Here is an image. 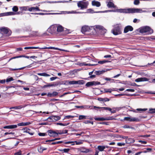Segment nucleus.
I'll list each match as a JSON object with an SVG mask.
<instances>
[{
    "instance_id": "nucleus-61",
    "label": "nucleus",
    "mask_w": 155,
    "mask_h": 155,
    "mask_svg": "<svg viewBox=\"0 0 155 155\" xmlns=\"http://www.w3.org/2000/svg\"><path fill=\"white\" fill-rule=\"evenodd\" d=\"M15 134V133H14V132H6L5 133V134H4V135H7V134Z\"/></svg>"
},
{
    "instance_id": "nucleus-1",
    "label": "nucleus",
    "mask_w": 155,
    "mask_h": 155,
    "mask_svg": "<svg viewBox=\"0 0 155 155\" xmlns=\"http://www.w3.org/2000/svg\"><path fill=\"white\" fill-rule=\"evenodd\" d=\"M117 11L120 12L125 13H142L145 12L140 8H128V9H120L117 10Z\"/></svg>"
},
{
    "instance_id": "nucleus-13",
    "label": "nucleus",
    "mask_w": 155,
    "mask_h": 155,
    "mask_svg": "<svg viewBox=\"0 0 155 155\" xmlns=\"http://www.w3.org/2000/svg\"><path fill=\"white\" fill-rule=\"evenodd\" d=\"M39 49H54V50H59V51H64V50L61 49L59 48H55V47H43V48H39Z\"/></svg>"
},
{
    "instance_id": "nucleus-28",
    "label": "nucleus",
    "mask_w": 155,
    "mask_h": 155,
    "mask_svg": "<svg viewBox=\"0 0 155 155\" xmlns=\"http://www.w3.org/2000/svg\"><path fill=\"white\" fill-rule=\"evenodd\" d=\"M31 123L30 122H27L26 123L22 122L18 124V126H26L31 124Z\"/></svg>"
},
{
    "instance_id": "nucleus-43",
    "label": "nucleus",
    "mask_w": 155,
    "mask_h": 155,
    "mask_svg": "<svg viewBox=\"0 0 155 155\" xmlns=\"http://www.w3.org/2000/svg\"><path fill=\"white\" fill-rule=\"evenodd\" d=\"M81 65H82V66H93V65H94V64H86V63H81Z\"/></svg>"
},
{
    "instance_id": "nucleus-18",
    "label": "nucleus",
    "mask_w": 155,
    "mask_h": 155,
    "mask_svg": "<svg viewBox=\"0 0 155 155\" xmlns=\"http://www.w3.org/2000/svg\"><path fill=\"white\" fill-rule=\"evenodd\" d=\"M92 5L93 6L99 7L101 6V4L100 2H99L94 0L92 2Z\"/></svg>"
},
{
    "instance_id": "nucleus-30",
    "label": "nucleus",
    "mask_w": 155,
    "mask_h": 155,
    "mask_svg": "<svg viewBox=\"0 0 155 155\" xmlns=\"http://www.w3.org/2000/svg\"><path fill=\"white\" fill-rule=\"evenodd\" d=\"M98 100L100 101L106 102L108 101H110V99L107 98H98Z\"/></svg>"
},
{
    "instance_id": "nucleus-62",
    "label": "nucleus",
    "mask_w": 155,
    "mask_h": 155,
    "mask_svg": "<svg viewBox=\"0 0 155 155\" xmlns=\"http://www.w3.org/2000/svg\"><path fill=\"white\" fill-rule=\"evenodd\" d=\"M134 90L133 89H127L126 90V91H130L131 92H134Z\"/></svg>"
},
{
    "instance_id": "nucleus-12",
    "label": "nucleus",
    "mask_w": 155,
    "mask_h": 155,
    "mask_svg": "<svg viewBox=\"0 0 155 155\" xmlns=\"http://www.w3.org/2000/svg\"><path fill=\"white\" fill-rule=\"evenodd\" d=\"M133 28L130 25H128L126 26L124 29V33H127L129 31H132L133 30Z\"/></svg>"
},
{
    "instance_id": "nucleus-50",
    "label": "nucleus",
    "mask_w": 155,
    "mask_h": 155,
    "mask_svg": "<svg viewBox=\"0 0 155 155\" xmlns=\"http://www.w3.org/2000/svg\"><path fill=\"white\" fill-rule=\"evenodd\" d=\"M21 151L19 150L18 152H16L14 153V155H21Z\"/></svg>"
},
{
    "instance_id": "nucleus-31",
    "label": "nucleus",
    "mask_w": 155,
    "mask_h": 155,
    "mask_svg": "<svg viewBox=\"0 0 155 155\" xmlns=\"http://www.w3.org/2000/svg\"><path fill=\"white\" fill-rule=\"evenodd\" d=\"M28 6H23L20 7V9L22 12L28 10Z\"/></svg>"
},
{
    "instance_id": "nucleus-55",
    "label": "nucleus",
    "mask_w": 155,
    "mask_h": 155,
    "mask_svg": "<svg viewBox=\"0 0 155 155\" xmlns=\"http://www.w3.org/2000/svg\"><path fill=\"white\" fill-rule=\"evenodd\" d=\"M149 110L151 112V113L152 114L155 113V108L154 109H150Z\"/></svg>"
},
{
    "instance_id": "nucleus-16",
    "label": "nucleus",
    "mask_w": 155,
    "mask_h": 155,
    "mask_svg": "<svg viewBox=\"0 0 155 155\" xmlns=\"http://www.w3.org/2000/svg\"><path fill=\"white\" fill-rule=\"evenodd\" d=\"M79 150L81 152L86 153H87L90 151L89 149L85 148L84 147H81L79 148Z\"/></svg>"
},
{
    "instance_id": "nucleus-23",
    "label": "nucleus",
    "mask_w": 155,
    "mask_h": 155,
    "mask_svg": "<svg viewBox=\"0 0 155 155\" xmlns=\"http://www.w3.org/2000/svg\"><path fill=\"white\" fill-rule=\"evenodd\" d=\"M28 11L31 12L32 11H40L41 10L38 7H32L31 8L28 7Z\"/></svg>"
},
{
    "instance_id": "nucleus-51",
    "label": "nucleus",
    "mask_w": 155,
    "mask_h": 155,
    "mask_svg": "<svg viewBox=\"0 0 155 155\" xmlns=\"http://www.w3.org/2000/svg\"><path fill=\"white\" fill-rule=\"evenodd\" d=\"M74 116L71 115H68L66 116L65 117V118L67 119H69L70 118H72L74 117Z\"/></svg>"
},
{
    "instance_id": "nucleus-15",
    "label": "nucleus",
    "mask_w": 155,
    "mask_h": 155,
    "mask_svg": "<svg viewBox=\"0 0 155 155\" xmlns=\"http://www.w3.org/2000/svg\"><path fill=\"white\" fill-rule=\"evenodd\" d=\"M149 79L146 78H140L136 79L135 80V81L136 82H139L141 81H148Z\"/></svg>"
},
{
    "instance_id": "nucleus-8",
    "label": "nucleus",
    "mask_w": 155,
    "mask_h": 155,
    "mask_svg": "<svg viewBox=\"0 0 155 155\" xmlns=\"http://www.w3.org/2000/svg\"><path fill=\"white\" fill-rule=\"evenodd\" d=\"M124 120L129 121L139 122L140 120L138 118L131 117H125L124 118Z\"/></svg>"
},
{
    "instance_id": "nucleus-36",
    "label": "nucleus",
    "mask_w": 155,
    "mask_h": 155,
    "mask_svg": "<svg viewBox=\"0 0 155 155\" xmlns=\"http://www.w3.org/2000/svg\"><path fill=\"white\" fill-rule=\"evenodd\" d=\"M39 48V47H25L24 48L25 49H38Z\"/></svg>"
},
{
    "instance_id": "nucleus-4",
    "label": "nucleus",
    "mask_w": 155,
    "mask_h": 155,
    "mask_svg": "<svg viewBox=\"0 0 155 155\" xmlns=\"http://www.w3.org/2000/svg\"><path fill=\"white\" fill-rule=\"evenodd\" d=\"M88 5V2H84L82 1L78 2L77 3L78 6L81 9H87Z\"/></svg>"
},
{
    "instance_id": "nucleus-19",
    "label": "nucleus",
    "mask_w": 155,
    "mask_h": 155,
    "mask_svg": "<svg viewBox=\"0 0 155 155\" xmlns=\"http://www.w3.org/2000/svg\"><path fill=\"white\" fill-rule=\"evenodd\" d=\"M21 57H24V58H29L30 57H29V56H27V55H19V56H18L13 57L9 59V61H10V60H11L13 59H15L16 58H21Z\"/></svg>"
},
{
    "instance_id": "nucleus-60",
    "label": "nucleus",
    "mask_w": 155,
    "mask_h": 155,
    "mask_svg": "<svg viewBox=\"0 0 155 155\" xmlns=\"http://www.w3.org/2000/svg\"><path fill=\"white\" fill-rule=\"evenodd\" d=\"M63 150V152L65 153H68L70 150V149H64Z\"/></svg>"
},
{
    "instance_id": "nucleus-39",
    "label": "nucleus",
    "mask_w": 155,
    "mask_h": 155,
    "mask_svg": "<svg viewBox=\"0 0 155 155\" xmlns=\"http://www.w3.org/2000/svg\"><path fill=\"white\" fill-rule=\"evenodd\" d=\"M122 138L124 139H125V138H127V139L126 140V142L128 143H131L130 142H128V140H133V139L132 138H128L127 137L124 136V137H122Z\"/></svg>"
},
{
    "instance_id": "nucleus-59",
    "label": "nucleus",
    "mask_w": 155,
    "mask_h": 155,
    "mask_svg": "<svg viewBox=\"0 0 155 155\" xmlns=\"http://www.w3.org/2000/svg\"><path fill=\"white\" fill-rule=\"evenodd\" d=\"M38 151L40 153H42L43 151L42 147H40L38 149Z\"/></svg>"
},
{
    "instance_id": "nucleus-42",
    "label": "nucleus",
    "mask_w": 155,
    "mask_h": 155,
    "mask_svg": "<svg viewBox=\"0 0 155 155\" xmlns=\"http://www.w3.org/2000/svg\"><path fill=\"white\" fill-rule=\"evenodd\" d=\"M13 11L15 12H17L18 10V8L17 6H14L12 8Z\"/></svg>"
},
{
    "instance_id": "nucleus-41",
    "label": "nucleus",
    "mask_w": 155,
    "mask_h": 155,
    "mask_svg": "<svg viewBox=\"0 0 155 155\" xmlns=\"http://www.w3.org/2000/svg\"><path fill=\"white\" fill-rule=\"evenodd\" d=\"M87 116L84 115H81L79 116V119L80 120L86 119Z\"/></svg>"
},
{
    "instance_id": "nucleus-58",
    "label": "nucleus",
    "mask_w": 155,
    "mask_h": 155,
    "mask_svg": "<svg viewBox=\"0 0 155 155\" xmlns=\"http://www.w3.org/2000/svg\"><path fill=\"white\" fill-rule=\"evenodd\" d=\"M56 132H57L58 136V134H63V133H62L63 132L61 130H57L56 131Z\"/></svg>"
},
{
    "instance_id": "nucleus-29",
    "label": "nucleus",
    "mask_w": 155,
    "mask_h": 155,
    "mask_svg": "<svg viewBox=\"0 0 155 155\" xmlns=\"http://www.w3.org/2000/svg\"><path fill=\"white\" fill-rule=\"evenodd\" d=\"M3 14L4 15H3V16H8L14 15L16 14L13 12H8L4 13Z\"/></svg>"
},
{
    "instance_id": "nucleus-2",
    "label": "nucleus",
    "mask_w": 155,
    "mask_h": 155,
    "mask_svg": "<svg viewBox=\"0 0 155 155\" xmlns=\"http://www.w3.org/2000/svg\"><path fill=\"white\" fill-rule=\"evenodd\" d=\"M122 26L121 24H116L114 25V28L112 30V33L114 35H117L121 34Z\"/></svg>"
},
{
    "instance_id": "nucleus-34",
    "label": "nucleus",
    "mask_w": 155,
    "mask_h": 155,
    "mask_svg": "<svg viewBox=\"0 0 155 155\" xmlns=\"http://www.w3.org/2000/svg\"><path fill=\"white\" fill-rule=\"evenodd\" d=\"M116 88L115 89H106L105 90V91L106 92H109V93H111L112 91H117V90H116Z\"/></svg>"
},
{
    "instance_id": "nucleus-11",
    "label": "nucleus",
    "mask_w": 155,
    "mask_h": 155,
    "mask_svg": "<svg viewBox=\"0 0 155 155\" xmlns=\"http://www.w3.org/2000/svg\"><path fill=\"white\" fill-rule=\"evenodd\" d=\"M48 133L49 134V135L50 137H56L58 136L57 132L56 131L50 130L48 131Z\"/></svg>"
},
{
    "instance_id": "nucleus-14",
    "label": "nucleus",
    "mask_w": 155,
    "mask_h": 155,
    "mask_svg": "<svg viewBox=\"0 0 155 155\" xmlns=\"http://www.w3.org/2000/svg\"><path fill=\"white\" fill-rule=\"evenodd\" d=\"M90 29L89 27L88 26H84L82 27L81 31L83 33H84L85 32L89 31Z\"/></svg>"
},
{
    "instance_id": "nucleus-53",
    "label": "nucleus",
    "mask_w": 155,
    "mask_h": 155,
    "mask_svg": "<svg viewBox=\"0 0 155 155\" xmlns=\"http://www.w3.org/2000/svg\"><path fill=\"white\" fill-rule=\"evenodd\" d=\"M52 97H54L56 96H57L58 94V93L56 91L53 92L52 93Z\"/></svg>"
},
{
    "instance_id": "nucleus-57",
    "label": "nucleus",
    "mask_w": 155,
    "mask_h": 155,
    "mask_svg": "<svg viewBox=\"0 0 155 155\" xmlns=\"http://www.w3.org/2000/svg\"><path fill=\"white\" fill-rule=\"evenodd\" d=\"M125 145V143H117V145L119 146H124Z\"/></svg>"
},
{
    "instance_id": "nucleus-35",
    "label": "nucleus",
    "mask_w": 155,
    "mask_h": 155,
    "mask_svg": "<svg viewBox=\"0 0 155 155\" xmlns=\"http://www.w3.org/2000/svg\"><path fill=\"white\" fill-rule=\"evenodd\" d=\"M85 83V81L83 80H80L76 81V84H83Z\"/></svg>"
},
{
    "instance_id": "nucleus-32",
    "label": "nucleus",
    "mask_w": 155,
    "mask_h": 155,
    "mask_svg": "<svg viewBox=\"0 0 155 155\" xmlns=\"http://www.w3.org/2000/svg\"><path fill=\"white\" fill-rule=\"evenodd\" d=\"M38 75L39 76H43L45 77H49L50 76V74H48L45 73H38Z\"/></svg>"
},
{
    "instance_id": "nucleus-52",
    "label": "nucleus",
    "mask_w": 155,
    "mask_h": 155,
    "mask_svg": "<svg viewBox=\"0 0 155 155\" xmlns=\"http://www.w3.org/2000/svg\"><path fill=\"white\" fill-rule=\"evenodd\" d=\"M38 134L40 136H44L46 135V133H39Z\"/></svg>"
},
{
    "instance_id": "nucleus-46",
    "label": "nucleus",
    "mask_w": 155,
    "mask_h": 155,
    "mask_svg": "<svg viewBox=\"0 0 155 155\" xmlns=\"http://www.w3.org/2000/svg\"><path fill=\"white\" fill-rule=\"evenodd\" d=\"M73 143H75L76 144V145H80L81 144H82L83 142L81 141H75L74 142H73Z\"/></svg>"
},
{
    "instance_id": "nucleus-49",
    "label": "nucleus",
    "mask_w": 155,
    "mask_h": 155,
    "mask_svg": "<svg viewBox=\"0 0 155 155\" xmlns=\"http://www.w3.org/2000/svg\"><path fill=\"white\" fill-rule=\"evenodd\" d=\"M13 80V78L12 77H11L9 78H8L6 80V81L7 82H10L11 81H12Z\"/></svg>"
},
{
    "instance_id": "nucleus-44",
    "label": "nucleus",
    "mask_w": 155,
    "mask_h": 155,
    "mask_svg": "<svg viewBox=\"0 0 155 155\" xmlns=\"http://www.w3.org/2000/svg\"><path fill=\"white\" fill-rule=\"evenodd\" d=\"M140 3L139 0H134V3L135 5H137Z\"/></svg>"
},
{
    "instance_id": "nucleus-25",
    "label": "nucleus",
    "mask_w": 155,
    "mask_h": 155,
    "mask_svg": "<svg viewBox=\"0 0 155 155\" xmlns=\"http://www.w3.org/2000/svg\"><path fill=\"white\" fill-rule=\"evenodd\" d=\"M54 85V84H46L44 85L42 87L43 88H46L49 87H52L54 86H56L58 85L60 83L59 82H57Z\"/></svg>"
},
{
    "instance_id": "nucleus-63",
    "label": "nucleus",
    "mask_w": 155,
    "mask_h": 155,
    "mask_svg": "<svg viewBox=\"0 0 155 155\" xmlns=\"http://www.w3.org/2000/svg\"><path fill=\"white\" fill-rule=\"evenodd\" d=\"M139 142L141 143L142 144H146L147 143V142L145 141H143V140H139Z\"/></svg>"
},
{
    "instance_id": "nucleus-40",
    "label": "nucleus",
    "mask_w": 155,
    "mask_h": 155,
    "mask_svg": "<svg viewBox=\"0 0 155 155\" xmlns=\"http://www.w3.org/2000/svg\"><path fill=\"white\" fill-rule=\"evenodd\" d=\"M109 62V61H108L103 60V61H98V63L99 64H103L107 63Z\"/></svg>"
},
{
    "instance_id": "nucleus-37",
    "label": "nucleus",
    "mask_w": 155,
    "mask_h": 155,
    "mask_svg": "<svg viewBox=\"0 0 155 155\" xmlns=\"http://www.w3.org/2000/svg\"><path fill=\"white\" fill-rule=\"evenodd\" d=\"M32 35L33 36H38L39 34L38 31H33L32 32Z\"/></svg>"
},
{
    "instance_id": "nucleus-38",
    "label": "nucleus",
    "mask_w": 155,
    "mask_h": 155,
    "mask_svg": "<svg viewBox=\"0 0 155 155\" xmlns=\"http://www.w3.org/2000/svg\"><path fill=\"white\" fill-rule=\"evenodd\" d=\"M69 124V123H65L63 124L61 123H58L56 124L57 125H60L62 126H67Z\"/></svg>"
},
{
    "instance_id": "nucleus-10",
    "label": "nucleus",
    "mask_w": 155,
    "mask_h": 155,
    "mask_svg": "<svg viewBox=\"0 0 155 155\" xmlns=\"http://www.w3.org/2000/svg\"><path fill=\"white\" fill-rule=\"evenodd\" d=\"M22 130L23 131L24 133H28L31 135H33L34 134V132L31 131L30 129L27 127H25L23 128Z\"/></svg>"
},
{
    "instance_id": "nucleus-17",
    "label": "nucleus",
    "mask_w": 155,
    "mask_h": 155,
    "mask_svg": "<svg viewBox=\"0 0 155 155\" xmlns=\"http://www.w3.org/2000/svg\"><path fill=\"white\" fill-rule=\"evenodd\" d=\"M96 28L97 29L102 31L104 33H106L107 31V30L105 29L102 26L99 25L96 26Z\"/></svg>"
},
{
    "instance_id": "nucleus-24",
    "label": "nucleus",
    "mask_w": 155,
    "mask_h": 155,
    "mask_svg": "<svg viewBox=\"0 0 155 155\" xmlns=\"http://www.w3.org/2000/svg\"><path fill=\"white\" fill-rule=\"evenodd\" d=\"M57 144L60 143H64L65 144H68L70 143H71V145H74V144L73 143V141H68L66 142V141H57Z\"/></svg>"
},
{
    "instance_id": "nucleus-54",
    "label": "nucleus",
    "mask_w": 155,
    "mask_h": 155,
    "mask_svg": "<svg viewBox=\"0 0 155 155\" xmlns=\"http://www.w3.org/2000/svg\"><path fill=\"white\" fill-rule=\"evenodd\" d=\"M123 127L124 128H131L132 127L127 125H125Z\"/></svg>"
},
{
    "instance_id": "nucleus-45",
    "label": "nucleus",
    "mask_w": 155,
    "mask_h": 155,
    "mask_svg": "<svg viewBox=\"0 0 155 155\" xmlns=\"http://www.w3.org/2000/svg\"><path fill=\"white\" fill-rule=\"evenodd\" d=\"M94 11L91 8L88 9H87V12H84V13H93Z\"/></svg>"
},
{
    "instance_id": "nucleus-64",
    "label": "nucleus",
    "mask_w": 155,
    "mask_h": 155,
    "mask_svg": "<svg viewBox=\"0 0 155 155\" xmlns=\"http://www.w3.org/2000/svg\"><path fill=\"white\" fill-rule=\"evenodd\" d=\"M58 78L57 77H51V78H50V80L51 81H53L54 80H55V79L57 78Z\"/></svg>"
},
{
    "instance_id": "nucleus-48",
    "label": "nucleus",
    "mask_w": 155,
    "mask_h": 155,
    "mask_svg": "<svg viewBox=\"0 0 155 155\" xmlns=\"http://www.w3.org/2000/svg\"><path fill=\"white\" fill-rule=\"evenodd\" d=\"M68 84H76V81H71L68 82Z\"/></svg>"
},
{
    "instance_id": "nucleus-56",
    "label": "nucleus",
    "mask_w": 155,
    "mask_h": 155,
    "mask_svg": "<svg viewBox=\"0 0 155 155\" xmlns=\"http://www.w3.org/2000/svg\"><path fill=\"white\" fill-rule=\"evenodd\" d=\"M25 67H23L19 68H16V69H11L10 70L12 71H16V70H21L24 69Z\"/></svg>"
},
{
    "instance_id": "nucleus-20",
    "label": "nucleus",
    "mask_w": 155,
    "mask_h": 155,
    "mask_svg": "<svg viewBox=\"0 0 155 155\" xmlns=\"http://www.w3.org/2000/svg\"><path fill=\"white\" fill-rule=\"evenodd\" d=\"M48 118L51 119L52 120H55L57 121L60 120L61 117L59 116H52L49 117Z\"/></svg>"
},
{
    "instance_id": "nucleus-21",
    "label": "nucleus",
    "mask_w": 155,
    "mask_h": 155,
    "mask_svg": "<svg viewBox=\"0 0 155 155\" xmlns=\"http://www.w3.org/2000/svg\"><path fill=\"white\" fill-rule=\"evenodd\" d=\"M17 127V126L16 125H12L5 126L3 128L4 129H12L16 128Z\"/></svg>"
},
{
    "instance_id": "nucleus-27",
    "label": "nucleus",
    "mask_w": 155,
    "mask_h": 155,
    "mask_svg": "<svg viewBox=\"0 0 155 155\" xmlns=\"http://www.w3.org/2000/svg\"><path fill=\"white\" fill-rule=\"evenodd\" d=\"M64 28L61 25L57 26L56 31L58 32H61L63 31Z\"/></svg>"
},
{
    "instance_id": "nucleus-6",
    "label": "nucleus",
    "mask_w": 155,
    "mask_h": 155,
    "mask_svg": "<svg viewBox=\"0 0 155 155\" xmlns=\"http://www.w3.org/2000/svg\"><path fill=\"white\" fill-rule=\"evenodd\" d=\"M56 26L52 25L47 29V31L51 34H53L56 33Z\"/></svg>"
},
{
    "instance_id": "nucleus-33",
    "label": "nucleus",
    "mask_w": 155,
    "mask_h": 155,
    "mask_svg": "<svg viewBox=\"0 0 155 155\" xmlns=\"http://www.w3.org/2000/svg\"><path fill=\"white\" fill-rule=\"evenodd\" d=\"M97 149L99 151H102L105 149L104 146H97Z\"/></svg>"
},
{
    "instance_id": "nucleus-47",
    "label": "nucleus",
    "mask_w": 155,
    "mask_h": 155,
    "mask_svg": "<svg viewBox=\"0 0 155 155\" xmlns=\"http://www.w3.org/2000/svg\"><path fill=\"white\" fill-rule=\"evenodd\" d=\"M147 110V108L141 109V108H137V110L140 111H145Z\"/></svg>"
},
{
    "instance_id": "nucleus-26",
    "label": "nucleus",
    "mask_w": 155,
    "mask_h": 155,
    "mask_svg": "<svg viewBox=\"0 0 155 155\" xmlns=\"http://www.w3.org/2000/svg\"><path fill=\"white\" fill-rule=\"evenodd\" d=\"M105 72V71L104 70H102L101 71H96L94 73L97 75H100L103 74Z\"/></svg>"
},
{
    "instance_id": "nucleus-7",
    "label": "nucleus",
    "mask_w": 155,
    "mask_h": 155,
    "mask_svg": "<svg viewBox=\"0 0 155 155\" xmlns=\"http://www.w3.org/2000/svg\"><path fill=\"white\" fill-rule=\"evenodd\" d=\"M94 119L96 120L104 121L106 120H112L115 119L113 117H110L107 118H104L103 117H95Z\"/></svg>"
},
{
    "instance_id": "nucleus-5",
    "label": "nucleus",
    "mask_w": 155,
    "mask_h": 155,
    "mask_svg": "<svg viewBox=\"0 0 155 155\" xmlns=\"http://www.w3.org/2000/svg\"><path fill=\"white\" fill-rule=\"evenodd\" d=\"M0 32L2 34L8 36L12 33L11 31L8 28L4 27L0 28Z\"/></svg>"
},
{
    "instance_id": "nucleus-9",
    "label": "nucleus",
    "mask_w": 155,
    "mask_h": 155,
    "mask_svg": "<svg viewBox=\"0 0 155 155\" xmlns=\"http://www.w3.org/2000/svg\"><path fill=\"white\" fill-rule=\"evenodd\" d=\"M101 83L98 81H92L87 82L85 84V86L87 87H89L93 85H99Z\"/></svg>"
},
{
    "instance_id": "nucleus-22",
    "label": "nucleus",
    "mask_w": 155,
    "mask_h": 155,
    "mask_svg": "<svg viewBox=\"0 0 155 155\" xmlns=\"http://www.w3.org/2000/svg\"><path fill=\"white\" fill-rule=\"evenodd\" d=\"M107 6L109 8H116L117 7V6L114 5V3L110 2H108Z\"/></svg>"
},
{
    "instance_id": "nucleus-3",
    "label": "nucleus",
    "mask_w": 155,
    "mask_h": 155,
    "mask_svg": "<svg viewBox=\"0 0 155 155\" xmlns=\"http://www.w3.org/2000/svg\"><path fill=\"white\" fill-rule=\"evenodd\" d=\"M139 32L141 33H147V34H151L153 33V30L149 26H145L139 29Z\"/></svg>"
}]
</instances>
